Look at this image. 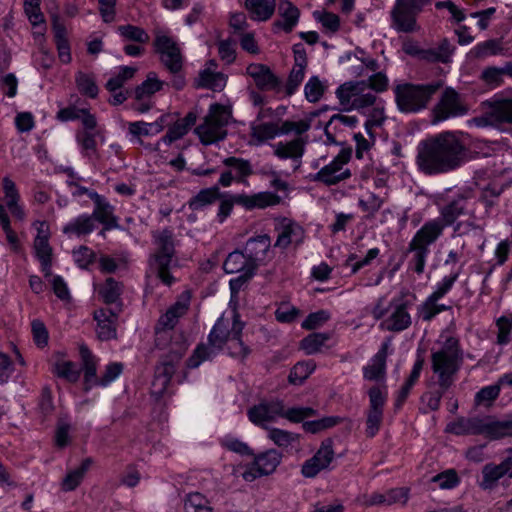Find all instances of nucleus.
I'll return each instance as SVG.
<instances>
[{"label": "nucleus", "instance_id": "1", "mask_svg": "<svg viewBox=\"0 0 512 512\" xmlns=\"http://www.w3.org/2000/svg\"><path fill=\"white\" fill-rule=\"evenodd\" d=\"M466 148L453 132H442L422 141L417 165L426 175H438L458 169L465 160Z\"/></svg>", "mask_w": 512, "mask_h": 512}, {"label": "nucleus", "instance_id": "2", "mask_svg": "<svg viewBox=\"0 0 512 512\" xmlns=\"http://www.w3.org/2000/svg\"><path fill=\"white\" fill-rule=\"evenodd\" d=\"M432 370L438 376V385L447 390L463 362V352L457 338L449 337L442 347L431 355Z\"/></svg>", "mask_w": 512, "mask_h": 512}, {"label": "nucleus", "instance_id": "3", "mask_svg": "<svg viewBox=\"0 0 512 512\" xmlns=\"http://www.w3.org/2000/svg\"><path fill=\"white\" fill-rule=\"evenodd\" d=\"M440 80L427 84H398L394 88L395 101L403 113H416L427 108L434 94L442 88Z\"/></svg>", "mask_w": 512, "mask_h": 512}, {"label": "nucleus", "instance_id": "4", "mask_svg": "<svg viewBox=\"0 0 512 512\" xmlns=\"http://www.w3.org/2000/svg\"><path fill=\"white\" fill-rule=\"evenodd\" d=\"M152 237L155 250L149 258L150 267L156 271L164 284L171 285L174 278L169 269L176 253L173 232L169 229L157 230L153 232Z\"/></svg>", "mask_w": 512, "mask_h": 512}, {"label": "nucleus", "instance_id": "5", "mask_svg": "<svg viewBox=\"0 0 512 512\" xmlns=\"http://www.w3.org/2000/svg\"><path fill=\"white\" fill-rule=\"evenodd\" d=\"M441 234L442 225L436 221H428L417 231L409 243L408 253L412 255L410 265L417 274L424 271L429 251L428 246L434 243Z\"/></svg>", "mask_w": 512, "mask_h": 512}, {"label": "nucleus", "instance_id": "6", "mask_svg": "<svg viewBox=\"0 0 512 512\" xmlns=\"http://www.w3.org/2000/svg\"><path fill=\"white\" fill-rule=\"evenodd\" d=\"M230 117L231 112L225 106L220 104L211 105L204 122L195 129L201 143L210 145L223 140L227 135L225 127Z\"/></svg>", "mask_w": 512, "mask_h": 512}, {"label": "nucleus", "instance_id": "7", "mask_svg": "<svg viewBox=\"0 0 512 512\" xmlns=\"http://www.w3.org/2000/svg\"><path fill=\"white\" fill-rule=\"evenodd\" d=\"M232 332L230 323L224 317H220L214 324L208 335V346L200 344L188 360L190 368H196L199 364L210 358L212 354L223 349L228 340L231 341Z\"/></svg>", "mask_w": 512, "mask_h": 512}, {"label": "nucleus", "instance_id": "8", "mask_svg": "<svg viewBox=\"0 0 512 512\" xmlns=\"http://www.w3.org/2000/svg\"><path fill=\"white\" fill-rule=\"evenodd\" d=\"M190 293L183 292L177 301L172 304L164 314H162L155 326V346L162 349L166 345V341L170 338L169 332L174 329L179 319L183 317L189 310Z\"/></svg>", "mask_w": 512, "mask_h": 512}, {"label": "nucleus", "instance_id": "9", "mask_svg": "<svg viewBox=\"0 0 512 512\" xmlns=\"http://www.w3.org/2000/svg\"><path fill=\"white\" fill-rule=\"evenodd\" d=\"M279 196L271 192H260L253 195L236 194L220 203L218 216L222 222L232 211L233 205L237 204L247 210L264 209L279 202Z\"/></svg>", "mask_w": 512, "mask_h": 512}, {"label": "nucleus", "instance_id": "10", "mask_svg": "<svg viewBox=\"0 0 512 512\" xmlns=\"http://www.w3.org/2000/svg\"><path fill=\"white\" fill-rule=\"evenodd\" d=\"M467 112L468 106L459 93L451 87H446L432 109L431 122L436 124L449 118L463 116Z\"/></svg>", "mask_w": 512, "mask_h": 512}, {"label": "nucleus", "instance_id": "11", "mask_svg": "<svg viewBox=\"0 0 512 512\" xmlns=\"http://www.w3.org/2000/svg\"><path fill=\"white\" fill-rule=\"evenodd\" d=\"M156 51L160 54L163 65L173 74L182 69L183 58L177 43L166 35H157L154 41Z\"/></svg>", "mask_w": 512, "mask_h": 512}, {"label": "nucleus", "instance_id": "12", "mask_svg": "<svg viewBox=\"0 0 512 512\" xmlns=\"http://www.w3.org/2000/svg\"><path fill=\"white\" fill-rule=\"evenodd\" d=\"M421 7L415 2H397L391 11L392 26L399 32L412 33L419 29L416 16Z\"/></svg>", "mask_w": 512, "mask_h": 512}, {"label": "nucleus", "instance_id": "13", "mask_svg": "<svg viewBox=\"0 0 512 512\" xmlns=\"http://www.w3.org/2000/svg\"><path fill=\"white\" fill-rule=\"evenodd\" d=\"M350 153L340 152L331 163L322 167L313 177L314 181L322 182L326 185H335L340 181L348 179L351 176L349 169H344L348 163Z\"/></svg>", "mask_w": 512, "mask_h": 512}, {"label": "nucleus", "instance_id": "14", "mask_svg": "<svg viewBox=\"0 0 512 512\" xmlns=\"http://www.w3.org/2000/svg\"><path fill=\"white\" fill-rule=\"evenodd\" d=\"M333 440L327 438L322 441L318 451L313 457L306 460L302 465L301 473L306 478L315 477L320 471L329 467L334 460Z\"/></svg>", "mask_w": 512, "mask_h": 512}, {"label": "nucleus", "instance_id": "15", "mask_svg": "<svg viewBox=\"0 0 512 512\" xmlns=\"http://www.w3.org/2000/svg\"><path fill=\"white\" fill-rule=\"evenodd\" d=\"M368 394L370 403L366 420V436L372 438L378 433L383 420L386 395L376 386L370 388Z\"/></svg>", "mask_w": 512, "mask_h": 512}, {"label": "nucleus", "instance_id": "16", "mask_svg": "<svg viewBox=\"0 0 512 512\" xmlns=\"http://www.w3.org/2000/svg\"><path fill=\"white\" fill-rule=\"evenodd\" d=\"M281 454L270 449L255 457L253 464L243 472L242 476L246 481H254L256 478L272 474L281 461Z\"/></svg>", "mask_w": 512, "mask_h": 512}, {"label": "nucleus", "instance_id": "17", "mask_svg": "<svg viewBox=\"0 0 512 512\" xmlns=\"http://www.w3.org/2000/svg\"><path fill=\"white\" fill-rule=\"evenodd\" d=\"M121 312V304L118 309L101 308L94 311L93 317L97 322L96 333L101 341L115 339L117 336L118 315Z\"/></svg>", "mask_w": 512, "mask_h": 512}, {"label": "nucleus", "instance_id": "18", "mask_svg": "<svg viewBox=\"0 0 512 512\" xmlns=\"http://www.w3.org/2000/svg\"><path fill=\"white\" fill-rule=\"evenodd\" d=\"M246 74L254 80L257 88L262 91L274 90L281 83L280 79L265 64L252 63L248 65Z\"/></svg>", "mask_w": 512, "mask_h": 512}, {"label": "nucleus", "instance_id": "19", "mask_svg": "<svg viewBox=\"0 0 512 512\" xmlns=\"http://www.w3.org/2000/svg\"><path fill=\"white\" fill-rule=\"evenodd\" d=\"M305 145L306 142L301 137L288 142H278L273 145L274 155L282 160L291 159L296 163L295 169H298L305 152Z\"/></svg>", "mask_w": 512, "mask_h": 512}, {"label": "nucleus", "instance_id": "20", "mask_svg": "<svg viewBox=\"0 0 512 512\" xmlns=\"http://www.w3.org/2000/svg\"><path fill=\"white\" fill-rule=\"evenodd\" d=\"M281 414V401L271 403H261L255 405L248 411V417L251 422L268 429L267 423L272 422Z\"/></svg>", "mask_w": 512, "mask_h": 512}, {"label": "nucleus", "instance_id": "21", "mask_svg": "<svg viewBox=\"0 0 512 512\" xmlns=\"http://www.w3.org/2000/svg\"><path fill=\"white\" fill-rule=\"evenodd\" d=\"M269 248L270 237L268 235H259L249 239L245 247V255L249 259L248 266L256 269L259 263L265 259Z\"/></svg>", "mask_w": 512, "mask_h": 512}, {"label": "nucleus", "instance_id": "22", "mask_svg": "<svg viewBox=\"0 0 512 512\" xmlns=\"http://www.w3.org/2000/svg\"><path fill=\"white\" fill-rule=\"evenodd\" d=\"M89 197L95 203V209L91 216L104 225V230L118 227L117 218L113 215L114 208L97 193H89Z\"/></svg>", "mask_w": 512, "mask_h": 512}, {"label": "nucleus", "instance_id": "23", "mask_svg": "<svg viewBox=\"0 0 512 512\" xmlns=\"http://www.w3.org/2000/svg\"><path fill=\"white\" fill-rule=\"evenodd\" d=\"M512 469V458L508 457L500 464L495 465L493 463L486 464L482 469V482L480 486L483 489H492L496 486L498 480L505 474L510 473Z\"/></svg>", "mask_w": 512, "mask_h": 512}, {"label": "nucleus", "instance_id": "24", "mask_svg": "<svg viewBox=\"0 0 512 512\" xmlns=\"http://www.w3.org/2000/svg\"><path fill=\"white\" fill-rule=\"evenodd\" d=\"M389 343L384 342L380 350L372 358L371 364L363 368L364 378L370 381H379L386 375V359Z\"/></svg>", "mask_w": 512, "mask_h": 512}, {"label": "nucleus", "instance_id": "25", "mask_svg": "<svg viewBox=\"0 0 512 512\" xmlns=\"http://www.w3.org/2000/svg\"><path fill=\"white\" fill-rule=\"evenodd\" d=\"M244 326L245 324L240 321L239 315L234 314L231 326V343L228 348L232 357L239 358L241 360H244L250 354V348L246 346L241 339Z\"/></svg>", "mask_w": 512, "mask_h": 512}, {"label": "nucleus", "instance_id": "26", "mask_svg": "<svg viewBox=\"0 0 512 512\" xmlns=\"http://www.w3.org/2000/svg\"><path fill=\"white\" fill-rule=\"evenodd\" d=\"M79 351L84 370V389L88 391L92 386L99 385L100 378L96 375V359L85 345H81Z\"/></svg>", "mask_w": 512, "mask_h": 512}, {"label": "nucleus", "instance_id": "27", "mask_svg": "<svg viewBox=\"0 0 512 512\" xmlns=\"http://www.w3.org/2000/svg\"><path fill=\"white\" fill-rule=\"evenodd\" d=\"M465 210V198L462 195H459L456 199L441 208V218L435 219L434 221L440 223L443 230L445 226L452 225L460 215L465 213Z\"/></svg>", "mask_w": 512, "mask_h": 512}, {"label": "nucleus", "instance_id": "28", "mask_svg": "<svg viewBox=\"0 0 512 512\" xmlns=\"http://www.w3.org/2000/svg\"><path fill=\"white\" fill-rule=\"evenodd\" d=\"M3 192L6 200V206L11 214L18 220H23L25 217V212L23 208L18 204L20 195L15 183L9 177L3 178Z\"/></svg>", "mask_w": 512, "mask_h": 512}, {"label": "nucleus", "instance_id": "29", "mask_svg": "<svg viewBox=\"0 0 512 512\" xmlns=\"http://www.w3.org/2000/svg\"><path fill=\"white\" fill-rule=\"evenodd\" d=\"M482 434L491 439L512 436V420L497 421L490 416L483 417Z\"/></svg>", "mask_w": 512, "mask_h": 512}, {"label": "nucleus", "instance_id": "30", "mask_svg": "<svg viewBox=\"0 0 512 512\" xmlns=\"http://www.w3.org/2000/svg\"><path fill=\"white\" fill-rule=\"evenodd\" d=\"M195 85L198 88L221 91L226 85V76L223 73L214 72L210 68H205L196 78Z\"/></svg>", "mask_w": 512, "mask_h": 512}, {"label": "nucleus", "instance_id": "31", "mask_svg": "<svg viewBox=\"0 0 512 512\" xmlns=\"http://www.w3.org/2000/svg\"><path fill=\"white\" fill-rule=\"evenodd\" d=\"M92 464V458H85L78 468L73 469L66 474L61 482V489L65 492L74 491L81 484L86 472Z\"/></svg>", "mask_w": 512, "mask_h": 512}, {"label": "nucleus", "instance_id": "32", "mask_svg": "<svg viewBox=\"0 0 512 512\" xmlns=\"http://www.w3.org/2000/svg\"><path fill=\"white\" fill-rule=\"evenodd\" d=\"M410 324L411 317L407 312L406 303L396 305L390 317L384 322L386 329L394 332L405 330L410 326Z\"/></svg>", "mask_w": 512, "mask_h": 512}, {"label": "nucleus", "instance_id": "33", "mask_svg": "<svg viewBox=\"0 0 512 512\" xmlns=\"http://www.w3.org/2000/svg\"><path fill=\"white\" fill-rule=\"evenodd\" d=\"M483 418H459L448 426L449 431L456 435H480L482 434Z\"/></svg>", "mask_w": 512, "mask_h": 512}, {"label": "nucleus", "instance_id": "34", "mask_svg": "<svg viewBox=\"0 0 512 512\" xmlns=\"http://www.w3.org/2000/svg\"><path fill=\"white\" fill-rule=\"evenodd\" d=\"M362 88H366L365 81L346 82L337 89L336 95L344 110H351L358 89Z\"/></svg>", "mask_w": 512, "mask_h": 512}, {"label": "nucleus", "instance_id": "35", "mask_svg": "<svg viewBox=\"0 0 512 512\" xmlns=\"http://www.w3.org/2000/svg\"><path fill=\"white\" fill-rule=\"evenodd\" d=\"M279 15L283 20L277 21L276 26L281 27L285 32L289 33L297 24L299 19V9L292 2H281L278 7Z\"/></svg>", "mask_w": 512, "mask_h": 512}, {"label": "nucleus", "instance_id": "36", "mask_svg": "<svg viewBox=\"0 0 512 512\" xmlns=\"http://www.w3.org/2000/svg\"><path fill=\"white\" fill-rule=\"evenodd\" d=\"M303 230L295 223H288L283 226L282 231L279 233L275 246L280 248H287L290 244H299L303 240Z\"/></svg>", "mask_w": 512, "mask_h": 512}, {"label": "nucleus", "instance_id": "37", "mask_svg": "<svg viewBox=\"0 0 512 512\" xmlns=\"http://www.w3.org/2000/svg\"><path fill=\"white\" fill-rule=\"evenodd\" d=\"M122 283L116 281L114 278L109 277L106 279L105 283L99 288V295L103 299L106 304H116V308L118 309V304L122 305L120 296L122 294Z\"/></svg>", "mask_w": 512, "mask_h": 512}, {"label": "nucleus", "instance_id": "38", "mask_svg": "<svg viewBox=\"0 0 512 512\" xmlns=\"http://www.w3.org/2000/svg\"><path fill=\"white\" fill-rule=\"evenodd\" d=\"M185 512H214L211 502L200 492H191L184 498Z\"/></svg>", "mask_w": 512, "mask_h": 512}, {"label": "nucleus", "instance_id": "39", "mask_svg": "<svg viewBox=\"0 0 512 512\" xmlns=\"http://www.w3.org/2000/svg\"><path fill=\"white\" fill-rule=\"evenodd\" d=\"M223 164L230 168L237 182H245V178L253 173L250 162L242 158L228 157Z\"/></svg>", "mask_w": 512, "mask_h": 512}, {"label": "nucleus", "instance_id": "40", "mask_svg": "<svg viewBox=\"0 0 512 512\" xmlns=\"http://www.w3.org/2000/svg\"><path fill=\"white\" fill-rule=\"evenodd\" d=\"M245 7L251 19L256 21L268 20L275 11V2H245Z\"/></svg>", "mask_w": 512, "mask_h": 512}, {"label": "nucleus", "instance_id": "41", "mask_svg": "<svg viewBox=\"0 0 512 512\" xmlns=\"http://www.w3.org/2000/svg\"><path fill=\"white\" fill-rule=\"evenodd\" d=\"M94 230L93 216L82 215L77 217L63 228L65 234L86 235Z\"/></svg>", "mask_w": 512, "mask_h": 512}, {"label": "nucleus", "instance_id": "42", "mask_svg": "<svg viewBox=\"0 0 512 512\" xmlns=\"http://www.w3.org/2000/svg\"><path fill=\"white\" fill-rule=\"evenodd\" d=\"M162 86L163 83L157 79L156 74L151 72L148 74L147 79L135 88V98L139 101L148 98L161 90Z\"/></svg>", "mask_w": 512, "mask_h": 512}, {"label": "nucleus", "instance_id": "43", "mask_svg": "<svg viewBox=\"0 0 512 512\" xmlns=\"http://www.w3.org/2000/svg\"><path fill=\"white\" fill-rule=\"evenodd\" d=\"M249 259L240 251L231 252L223 264V269L226 273L233 274L243 272L248 268Z\"/></svg>", "mask_w": 512, "mask_h": 512}, {"label": "nucleus", "instance_id": "44", "mask_svg": "<svg viewBox=\"0 0 512 512\" xmlns=\"http://www.w3.org/2000/svg\"><path fill=\"white\" fill-rule=\"evenodd\" d=\"M251 135L259 142L275 138L280 134V127L274 122H265L253 125Z\"/></svg>", "mask_w": 512, "mask_h": 512}, {"label": "nucleus", "instance_id": "45", "mask_svg": "<svg viewBox=\"0 0 512 512\" xmlns=\"http://www.w3.org/2000/svg\"><path fill=\"white\" fill-rule=\"evenodd\" d=\"M330 339L327 333H312L306 336L300 342V347L307 355H312L320 351L324 343Z\"/></svg>", "mask_w": 512, "mask_h": 512}, {"label": "nucleus", "instance_id": "46", "mask_svg": "<svg viewBox=\"0 0 512 512\" xmlns=\"http://www.w3.org/2000/svg\"><path fill=\"white\" fill-rule=\"evenodd\" d=\"M490 117L496 122L512 123V100L496 101L491 106Z\"/></svg>", "mask_w": 512, "mask_h": 512}, {"label": "nucleus", "instance_id": "47", "mask_svg": "<svg viewBox=\"0 0 512 512\" xmlns=\"http://www.w3.org/2000/svg\"><path fill=\"white\" fill-rule=\"evenodd\" d=\"M316 413V410L310 407H293L285 409L283 402H281L280 417L286 418L294 423L302 422L305 418L315 416Z\"/></svg>", "mask_w": 512, "mask_h": 512}, {"label": "nucleus", "instance_id": "48", "mask_svg": "<svg viewBox=\"0 0 512 512\" xmlns=\"http://www.w3.org/2000/svg\"><path fill=\"white\" fill-rule=\"evenodd\" d=\"M315 367L316 365L312 361L298 362L290 371L288 377L289 382L295 385L302 384L303 381L314 371Z\"/></svg>", "mask_w": 512, "mask_h": 512}, {"label": "nucleus", "instance_id": "49", "mask_svg": "<svg viewBox=\"0 0 512 512\" xmlns=\"http://www.w3.org/2000/svg\"><path fill=\"white\" fill-rule=\"evenodd\" d=\"M324 91L325 86L318 76H312L309 78L304 86L305 98L311 103L318 102L322 98Z\"/></svg>", "mask_w": 512, "mask_h": 512}, {"label": "nucleus", "instance_id": "50", "mask_svg": "<svg viewBox=\"0 0 512 512\" xmlns=\"http://www.w3.org/2000/svg\"><path fill=\"white\" fill-rule=\"evenodd\" d=\"M268 438L279 447H288L293 442L298 441L299 436L286 430L270 428L268 429Z\"/></svg>", "mask_w": 512, "mask_h": 512}, {"label": "nucleus", "instance_id": "51", "mask_svg": "<svg viewBox=\"0 0 512 512\" xmlns=\"http://www.w3.org/2000/svg\"><path fill=\"white\" fill-rule=\"evenodd\" d=\"M118 31L121 36L126 40L134 41L138 43H147L149 41V35L146 31L138 26L134 25H123L118 27Z\"/></svg>", "mask_w": 512, "mask_h": 512}, {"label": "nucleus", "instance_id": "52", "mask_svg": "<svg viewBox=\"0 0 512 512\" xmlns=\"http://www.w3.org/2000/svg\"><path fill=\"white\" fill-rule=\"evenodd\" d=\"M76 85L79 92L82 94L91 98H95L98 95V87L94 79L83 72H78L76 75Z\"/></svg>", "mask_w": 512, "mask_h": 512}, {"label": "nucleus", "instance_id": "53", "mask_svg": "<svg viewBox=\"0 0 512 512\" xmlns=\"http://www.w3.org/2000/svg\"><path fill=\"white\" fill-rule=\"evenodd\" d=\"M55 373L69 382H76L79 379L80 371L75 363L71 361H61L55 365Z\"/></svg>", "mask_w": 512, "mask_h": 512}, {"label": "nucleus", "instance_id": "54", "mask_svg": "<svg viewBox=\"0 0 512 512\" xmlns=\"http://www.w3.org/2000/svg\"><path fill=\"white\" fill-rule=\"evenodd\" d=\"M502 50L500 42L495 39H490L478 44L471 53L476 58H484L490 55H496Z\"/></svg>", "mask_w": 512, "mask_h": 512}, {"label": "nucleus", "instance_id": "55", "mask_svg": "<svg viewBox=\"0 0 512 512\" xmlns=\"http://www.w3.org/2000/svg\"><path fill=\"white\" fill-rule=\"evenodd\" d=\"M217 45L220 59L227 64L233 63L236 59V41L228 38L225 40H219Z\"/></svg>", "mask_w": 512, "mask_h": 512}, {"label": "nucleus", "instance_id": "56", "mask_svg": "<svg viewBox=\"0 0 512 512\" xmlns=\"http://www.w3.org/2000/svg\"><path fill=\"white\" fill-rule=\"evenodd\" d=\"M24 11L34 27L42 26L45 30V19L38 2H24Z\"/></svg>", "mask_w": 512, "mask_h": 512}, {"label": "nucleus", "instance_id": "57", "mask_svg": "<svg viewBox=\"0 0 512 512\" xmlns=\"http://www.w3.org/2000/svg\"><path fill=\"white\" fill-rule=\"evenodd\" d=\"M504 75H507L506 65L501 68L492 66L482 71L481 78L488 85L498 86L503 82Z\"/></svg>", "mask_w": 512, "mask_h": 512}, {"label": "nucleus", "instance_id": "58", "mask_svg": "<svg viewBox=\"0 0 512 512\" xmlns=\"http://www.w3.org/2000/svg\"><path fill=\"white\" fill-rule=\"evenodd\" d=\"M499 393V385H491L484 387L475 395V405L479 406L485 404L487 406H490L492 402L499 396Z\"/></svg>", "mask_w": 512, "mask_h": 512}, {"label": "nucleus", "instance_id": "59", "mask_svg": "<svg viewBox=\"0 0 512 512\" xmlns=\"http://www.w3.org/2000/svg\"><path fill=\"white\" fill-rule=\"evenodd\" d=\"M152 130L159 133L163 130V125L160 123H146L142 121L133 122L129 124V132L134 136L148 135Z\"/></svg>", "mask_w": 512, "mask_h": 512}, {"label": "nucleus", "instance_id": "60", "mask_svg": "<svg viewBox=\"0 0 512 512\" xmlns=\"http://www.w3.org/2000/svg\"><path fill=\"white\" fill-rule=\"evenodd\" d=\"M313 16L318 20L326 29L331 32H336L339 29L340 21L336 14L326 11H315Z\"/></svg>", "mask_w": 512, "mask_h": 512}, {"label": "nucleus", "instance_id": "61", "mask_svg": "<svg viewBox=\"0 0 512 512\" xmlns=\"http://www.w3.org/2000/svg\"><path fill=\"white\" fill-rule=\"evenodd\" d=\"M432 482L437 483L441 489H451L459 483V477L455 470H447L434 476Z\"/></svg>", "mask_w": 512, "mask_h": 512}, {"label": "nucleus", "instance_id": "62", "mask_svg": "<svg viewBox=\"0 0 512 512\" xmlns=\"http://www.w3.org/2000/svg\"><path fill=\"white\" fill-rule=\"evenodd\" d=\"M305 70L306 69L295 67L291 69L285 87V91L288 96L293 95L300 86L305 76Z\"/></svg>", "mask_w": 512, "mask_h": 512}, {"label": "nucleus", "instance_id": "63", "mask_svg": "<svg viewBox=\"0 0 512 512\" xmlns=\"http://www.w3.org/2000/svg\"><path fill=\"white\" fill-rule=\"evenodd\" d=\"M185 351H186V348L184 346H181L177 351L172 353L170 361L163 363L162 368H161L162 369L161 374L163 376V384H167L175 372V367H174L173 361H179L181 359V357L184 355Z\"/></svg>", "mask_w": 512, "mask_h": 512}, {"label": "nucleus", "instance_id": "64", "mask_svg": "<svg viewBox=\"0 0 512 512\" xmlns=\"http://www.w3.org/2000/svg\"><path fill=\"white\" fill-rule=\"evenodd\" d=\"M309 129L310 121L308 120H300L297 122L284 121L280 127V134H288L290 132H295L297 135H302Z\"/></svg>", "mask_w": 512, "mask_h": 512}]
</instances>
